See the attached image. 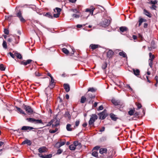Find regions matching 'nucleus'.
Masks as SVG:
<instances>
[{
  "label": "nucleus",
  "instance_id": "1",
  "mask_svg": "<svg viewBox=\"0 0 158 158\" xmlns=\"http://www.w3.org/2000/svg\"><path fill=\"white\" fill-rule=\"evenodd\" d=\"M87 97V101L89 103H92L93 101H92V98H94L95 97V95L91 93H87L85 95Z\"/></svg>",
  "mask_w": 158,
  "mask_h": 158
},
{
  "label": "nucleus",
  "instance_id": "2",
  "mask_svg": "<svg viewBox=\"0 0 158 158\" xmlns=\"http://www.w3.org/2000/svg\"><path fill=\"white\" fill-rule=\"evenodd\" d=\"M98 119V116L96 114H92L89 121V126H94V122Z\"/></svg>",
  "mask_w": 158,
  "mask_h": 158
},
{
  "label": "nucleus",
  "instance_id": "3",
  "mask_svg": "<svg viewBox=\"0 0 158 158\" xmlns=\"http://www.w3.org/2000/svg\"><path fill=\"white\" fill-rule=\"evenodd\" d=\"M111 22V19H103L100 24L102 27H106L108 26L110 24Z\"/></svg>",
  "mask_w": 158,
  "mask_h": 158
},
{
  "label": "nucleus",
  "instance_id": "4",
  "mask_svg": "<svg viewBox=\"0 0 158 158\" xmlns=\"http://www.w3.org/2000/svg\"><path fill=\"white\" fill-rule=\"evenodd\" d=\"M26 120L29 122L34 123L35 124L42 123L41 119H35L31 118H27Z\"/></svg>",
  "mask_w": 158,
  "mask_h": 158
},
{
  "label": "nucleus",
  "instance_id": "5",
  "mask_svg": "<svg viewBox=\"0 0 158 158\" xmlns=\"http://www.w3.org/2000/svg\"><path fill=\"white\" fill-rule=\"evenodd\" d=\"M16 16L18 17L20 21L23 23H24L26 20L23 18L22 16V13L21 11L19 10L17 11Z\"/></svg>",
  "mask_w": 158,
  "mask_h": 158
},
{
  "label": "nucleus",
  "instance_id": "6",
  "mask_svg": "<svg viewBox=\"0 0 158 158\" xmlns=\"http://www.w3.org/2000/svg\"><path fill=\"white\" fill-rule=\"evenodd\" d=\"M23 108L29 114H32L33 112V111L32 108L29 106L24 105Z\"/></svg>",
  "mask_w": 158,
  "mask_h": 158
},
{
  "label": "nucleus",
  "instance_id": "7",
  "mask_svg": "<svg viewBox=\"0 0 158 158\" xmlns=\"http://www.w3.org/2000/svg\"><path fill=\"white\" fill-rule=\"evenodd\" d=\"M95 8L93 7V6H91L90 7V8H87L85 9V12H89V14L88 15V16L87 17V18L89 15L90 14L91 15H93V12L94 10H95Z\"/></svg>",
  "mask_w": 158,
  "mask_h": 158
},
{
  "label": "nucleus",
  "instance_id": "8",
  "mask_svg": "<svg viewBox=\"0 0 158 158\" xmlns=\"http://www.w3.org/2000/svg\"><path fill=\"white\" fill-rule=\"evenodd\" d=\"M33 60L31 59H28L26 60H23L22 61H21L19 62L20 64H21L23 65L24 66H26L28 64H30Z\"/></svg>",
  "mask_w": 158,
  "mask_h": 158
},
{
  "label": "nucleus",
  "instance_id": "9",
  "mask_svg": "<svg viewBox=\"0 0 158 158\" xmlns=\"http://www.w3.org/2000/svg\"><path fill=\"white\" fill-rule=\"evenodd\" d=\"M100 119L103 120L107 116L106 114V111L104 110L102 112L99 113L98 114Z\"/></svg>",
  "mask_w": 158,
  "mask_h": 158
},
{
  "label": "nucleus",
  "instance_id": "10",
  "mask_svg": "<svg viewBox=\"0 0 158 158\" xmlns=\"http://www.w3.org/2000/svg\"><path fill=\"white\" fill-rule=\"evenodd\" d=\"M38 151L40 153L46 152L48 151V149L45 147L43 146L38 149Z\"/></svg>",
  "mask_w": 158,
  "mask_h": 158
},
{
  "label": "nucleus",
  "instance_id": "11",
  "mask_svg": "<svg viewBox=\"0 0 158 158\" xmlns=\"http://www.w3.org/2000/svg\"><path fill=\"white\" fill-rule=\"evenodd\" d=\"M33 129L34 128L32 127L27 126H23L22 127L21 130H22L29 131Z\"/></svg>",
  "mask_w": 158,
  "mask_h": 158
},
{
  "label": "nucleus",
  "instance_id": "12",
  "mask_svg": "<svg viewBox=\"0 0 158 158\" xmlns=\"http://www.w3.org/2000/svg\"><path fill=\"white\" fill-rule=\"evenodd\" d=\"M114 54V52L111 50H109L107 53V57L109 58H111Z\"/></svg>",
  "mask_w": 158,
  "mask_h": 158
},
{
  "label": "nucleus",
  "instance_id": "13",
  "mask_svg": "<svg viewBox=\"0 0 158 158\" xmlns=\"http://www.w3.org/2000/svg\"><path fill=\"white\" fill-rule=\"evenodd\" d=\"M111 102L115 106L119 105L120 104V102L119 100H116L114 99H112Z\"/></svg>",
  "mask_w": 158,
  "mask_h": 158
},
{
  "label": "nucleus",
  "instance_id": "14",
  "mask_svg": "<svg viewBox=\"0 0 158 158\" xmlns=\"http://www.w3.org/2000/svg\"><path fill=\"white\" fill-rule=\"evenodd\" d=\"M143 13L149 18H151L152 15L147 10L145 9H143Z\"/></svg>",
  "mask_w": 158,
  "mask_h": 158
},
{
  "label": "nucleus",
  "instance_id": "15",
  "mask_svg": "<svg viewBox=\"0 0 158 158\" xmlns=\"http://www.w3.org/2000/svg\"><path fill=\"white\" fill-rule=\"evenodd\" d=\"M38 155L39 157L42 158H51L52 156V154L45 155H42L41 154L39 153Z\"/></svg>",
  "mask_w": 158,
  "mask_h": 158
},
{
  "label": "nucleus",
  "instance_id": "16",
  "mask_svg": "<svg viewBox=\"0 0 158 158\" xmlns=\"http://www.w3.org/2000/svg\"><path fill=\"white\" fill-rule=\"evenodd\" d=\"M31 144V141L28 139H26L22 142V145H24L25 144H27L28 145H30Z\"/></svg>",
  "mask_w": 158,
  "mask_h": 158
},
{
  "label": "nucleus",
  "instance_id": "17",
  "mask_svg": "<svg viewBox=\"0 0 158 158\" xmlns=\"http://www.w3.org/2000/svg\"><path fill=\"white\" fill-rule=\"evenodd\" d=\"M64 87L66 92H68L69 91L70 88L69 84H64Z\"/></svg>",
  "mask_w": 158,
  "mask_h": 158
},
{
  "label": "nucleus",
  "instance_id": "18",
  "mask_svg": "<svg viewBox=\"0 0 158 158\" xmlns=\"http://www.w3.org/2000/svg\"><path fill=\"white\" fill-rule=\"evenodd\" d=\"M15 55L18 59H22V55L17 52H15Z\"/></svg>",
  "mask_w": 158,
  "mask_h": 158
},
{
  "label": "nucleus",
  "instance_id": "19",
  "mask_svg": "<svg viewBox=\"0 0 158 158\" xmlns=\"http://www.w3.org/2000/svg\"><path fill=\"white\" fill-rule=\"evenodd\" d=\"M133 71L134 74L136 76L139 75L140 73V71L138 69H133Z\"/></svg>",
  "mask_w": 158,
  "mask_h": 158
},
{
  "label": "nucleus",
  "instance_id": "20",
  "mask_svg": "<svg viewBox=\"0 0 158 158\" xmlns=\"http://www.w3.org/2000/svg\"><path fill=\"white\" fill-rule=\"evenodd\" d=\"M107 149L106 148H101L99 150V153L101 154L106 153L107 152Z\"/></svg>",
  "mask_w": 158,
  "mask_h": 158
},
{
  "label": "nucleus",
  "instance_id": "21",
  "mask_svg": "<svg viewBox=\"0 0 158 158\" xmlns=\"http://www.w3.org/2000/svg\"><path fill=\"white\" fill-rule=\"evenodd\" d=\"M86 101H87V97L85 96H82L81 97L80 100V102L81 103H84Z\"/></svg>",
  "mask_w": 158,
  "mask_h": 158
},
{
  "label": "nucleus",
  "instance_id": "22",
  "mask_svg": "<svg viewBox=\"0 0 158 158\" xmlns=\"http://www.w3.org/2000/svg\"><path fill=\"white\" fill-rule=\"evenodd\" d=\"M147 21V20L143 18H140L139 20V26H140L142 23L143 22H145Z\"/></svg>",
  "mask_w": 158,
  "mask_h": 158
},
{
  "label": "nucleus",
  "instance_id": "23",
  "mask_svg": "<svg viewBox=\"0 0 158 158\" xmlns=\"http://www.w3.org/2000/svg\"><path fill=\"white\" fill-rule=\"evenodd\" d=\"M98 45L92 44L90 45V47L93 50H94L98 48Z\"/></svg>",
  "mask_w": 158,
  "mask_h": 158
},
{
  "label": "nucleus",
  "instance_id": "24",
  "mask_svg": "<svg viewBox=\"0 0 158 158\" xmlns=\"http://www.w3.org/2000/svg\"><path fill=\"white\" fill-rule=\"evenodd\" d=\"M149 61H153L154 59L155 58V56L154 55H152V53L151 52H150L149 54Z\"/></svg>",
  "mask_w": 158,
  "mask_h": 158
},
{
  "label": "nucleus",
  "instance_id": "25",
  "mask_svg": "<svg viewBox=\"0 0 158 158\" xmlns=\"http://www.w3.org/2000/svg\"><path fill=\"white\" fill-rule=\"evenodd\" d=\"M120 31L122 32L126 31L128 30L127 27H121L119 28Z\"/></svg>",
  "mask_w": 158,
  "mask_h": 158
},
{
  "label": "nucleus",
  "instance_id": "26",
  "mask_svg": "<svg viewBox=\"0 0 158 158\" xmlns=\"http://www.w3.org/2000/svg\"><path fill=\"white\" fill-rule=\"evenodd\" d=\"M110 116L111 119L114 121H116L117 119V118L116 117V115L113 114H110Z\"/></svg>",
  "mask_w": 158,
  "mask_h": 158
},
{
  "label": "nucleus",
  "instance_id": "27",
  "mask_svg": "<svg viewBox=\"0 0 158 158\" xmlns=\"http://www.w3.org/2000/svg\"><path fill=\"white\" fill-rule=\"evenodd\" d=\"M119 54L120 56H122L123 57H127V55H126V54L123 51L119 52Z\"/></svg>",
  "mask_w": 158,
  "mask_h": 158
},
{
  "label": "nucleus",
  "instance_id": "28",
  "mask_svg": "<svg viewBox=\"0 0 158 158\" xmlns=\"http://www.w3.org/2000/svg\"><path fill=\"white\" fill-rule=\"evenodd\" d=\"M16 108L17 109V110L19 111L21 114L25 115L26 114L24 112V111L22 110L20 108L16 107Z\"/></svg>",
  "mask_w": 158,
  "mask_h": 158
},
{
  "label": "nucleus",
  "instance_id": "29",
  "mask_svg": "<svg viewBox=\"0 0 158 158\" xmlns=\"http://www.w3.org/2000/svg\"><path fill=\"white\" fill-rule=\"evenodd\" d=\"M71 124H68L66 125V128L67 130L69 131H72V128L71 127Z\"/></svg>",
  "mask_w": 158,
  "mask_h": 158
},
{
  "label": "nucleus",
  "instance_id": "30",
  "mask_svg": "<svg viewBox=\"0 0 158 158\" xmlns=\"http://www.w3.org/2000/svg\"><path fill=\"white\" fill-rule=\"evenodd\" d=\"M55 120H56L55 123H53L52 124V127H57V126L59 125V122L58 120H56L55 119Z\"/></svg>",
  "mask_w": 158,
  "mask_h": 158
},
{
  "label": "nucleus",
  "instance_id": "31",
  "mask_svg": "<svg viewBox=\"0 0 158 158\" xmlns=\"http://www.w3.org/2000/svg\"><path fill=\"white\" fill-rule=\"evenodd\" d=\"M2 45L3 48H5V49H6L7 48V43L5 41V40L3 41Z\"/></svg>",
  "mask_w": 158,
  "mask_h": 158
},
{
  "label": "nucleus",
  "instance_id": "32",
  "mask_svg": "<svg viewBox=\"0 0 158 158\" xmlns=\"http://www.w3.org/2000/svg\"><path fill=\"white\" fill-rule=\"evenodd\" d=\"M65 116L66 117H67L68 118L70 119L71 118V115L68 112H65L64 114Z\"/></svg>",
  "mask_w": 158,
  "mask_h": 158
},
{
  "label": "nucleus",
  "instance_id": "33",
  "mask_svg": "<svg viewBox=\"0 0 158 158\" xmlns=\"http://www.w3.org/2000/svg\"><path fill=\"white\" fill-rule=\"evenodd\" d=\"M69 148L71 150H74L75 149L76 147L73 144H71L69 146Z\"/></svg>",
  "mask_w": 158,
  "mask_h": 158
},
{
  "label": "nucleus",
  "instance_id": "34",
  "mask_svg": "<svg viewBox=\"0 0 158 158\" xmlns=\"http://www.w3.org/2000/svg\"><path fill=\"white\" fill-rule=\"evenodd\" d=\"M55 10H56V12L58 14H60V12H61V10L60 8H58V7H56L55 9H54V11L56 12V11H55Z\"/></svg>",
  "mask_w": 158,
  "mask_h": 158
},
{
  "label": "nucleus",
  "instance_id": "35",
  "mask_svg": "<svg viewBox=\"0 0 158 158\" xmlns=\"http://www.w3.org/2000/svg\"><path fill=\"white\" fill-rule=\"evenodd\" d=\"M96 91V89L94 88H90L88 89V92L90 91L92 93Z\"/></svg>",
  "mask_w": 158,
  "mask_h": 158
},
{
  "label": "nucleus",
  "instance_id": "36",
  "mask_svg": "<svg viewBox=\"0 0 158 158\" xmlns=\"http://www.w3.org/2000/svg\"><path fill=\"white\" fill-rule=\"evenodd\" d=\"M45 16L50 18H53V16L50 13H47L45 15Z\"/></svg>",
  "mask_w": 158,
  "mask_h": 158
},
{
  "label": "nucleus",
  "instance_id": "37",
  "mask_svg": "<svg viewBox=\"0 0 158 158\" xmlns=\"http://www.w3.org/2000/svg\"><path fill=\"white\" fill-rule=\"evenodd\" d=\"M62 52L64 53L67 54L69 53V51L66 48H64L62 49Z\"/></svg>",
  "mask_w": 158,
  "mask_h": 158
},
{
  "label": "nucleus",
  "instance_id": "38",
  "mask_svg": "<svg viewBox=\"0 0 158 158\" xmlns=\"http://www.w3.org/2000/svg\"><path fill=\"white\" fill-rule=\"evenodd\" d=\"M92 155L93 156L97 157H98V152H97L94 151L92 153Z\"/></svg>",
  "mask_w": 158,
  "mask_h": 158
},
{
  "label": "nucleus",
  "instance_id": "39",
  "mask_svg": "<svg viewBox=\"0 0 158 158\" xmlns=\"http://www.w3.org/2000/svg\"><path fill=\"white\" fill-rule=\"evenodd\" d=\"M76 147L78 145L81 146V144L80 143H79L78 141H75L73 142V144Z\"/></svg>",
  "mask_w": 158,
  "mask_h": 158
},
{
  "label": "nucleus",
  "instance_id": "40",
  "mask_svg": "<svg viewBox=\"0 0 158 158\" xmlns=\"http://www.w3.org/2000/svg\"><path fill=\"white\" fill-rule=\"evenodd\" d=\"M157 2V1L156 0H155L154 1L151 0L149 2V4H153L152 5H155V4H156Z\"/></svg>",
  "mask_w": 158,
  "mask_h": 158
},
{
  "label": "nucleus",
  "instance_id": "41",
  "mask_svg": "<svg viewBox=\"0 0 158 158\" xmlns=\"http://www.w3.org/2000/svg\"><path fill=\"white\" fill-rule=\"evenodd\" d=\"M55 85V83H50L49 85V87L51 89H52L54 87Z\"/></svg>",
  "mask_w": 158,
  "mask_h": 158
},
{
  "label": "nucleus",
  "instance_id": "42",
  "mask_svg": "<svg viewBox=\"0 0 158 158\" xmlns=\"http://www.w3.org/2000/svg\"><path fill=\"white\" fill-rule=\"evenodd\" d=\"M6 68L4 67L3 64H0V70L1 71L5 70Z\"/></svg>",
  "mask_w": 158,
  "mask_h": 158
},
{
  "label": "nucleus",
  "instance_id": "43",
  "mask_svg": "<svg viewBox=\"0 0 158 158\" xmlns=\"http://www.w3.org/2000/svg\"><path fill=\"white\" fill-rule=\"evenodd\" d=\"M107 64L106 62L104 63L102 65V68L103 69H105L107 67Z\"/></svg>",
  "mask_w": 158,
  "mask_h": 158
},
{
  "label": "nucleus",
  "instance_id": "44",
  "mask_svg": "<svg viewBox=\"0 0 158 158\" xmlns=\"http://www.w3.org/2000/svg\"><path fill=\"white\" fill-rule=\"evenodd\" d=\"M134 113V111L133 110H130L128 112L129 114L131 116Z\"/></svg>",
  "mask_w": 158,
  "mask_h": 158
},
{
  "label": "nucleus",
  "instance_id": "45",
  "mask_svg": "<svg viewBox=\"0 0 158 158\" xmlns=\"http://www.w3.org/2000/svg\"><path fill=\"white\" fill-rule=\"evenodd\" d=\"M55 121V119L51 120L49 122L47 125V126H50L53 124L54 122Z\"/></svg>",
  "mask_w": 158,
  "mask_h": 158
},
{
  "label": "nucleus",
  "instance_id": "46",
  "mask_svg": "<svg viewBox=\"0 0 158 158\" xmlns=\"http://www.w3.org/2000/svg\"><path fill=\"white\" fill-rule=\"evenodd\" d=\"M157 7L155 5H152L150 7V8L151 10H156Z\"/></svg>",
  "mask_w": 158,
  "mask_h": 158
},
{
  "label": "nucleus",
  "instance_id": "47",
  "mask_svg": "<svg viewBox=\"0 0 158 158\" xmlns=\"http://www.w3.org/2000/svg\"><path fill=\"white\" fill-rule=\"evenodd\" d=\"M19 38V36H17L15 37V40H16V41L15 42V44H17L18 43Z\"/></svg>",
  "mask_w": 158,
  "mask_h": 158
},
{
  "label": "nucleus",
  "instance_id": "48",
  "mask_svg": "<svg viewBox=\"0 0 158 158\" xmlns=\"http://www.w3.org/2000/svg\"><path fill=\"white\" fill-rule=\"evenodd\" d=\"M9 54L10 55V56L13 58L14 59L15 57V53L14 54H13L11 52H9Z\"/></svg>",
  "mask_w": 158,
  "mask_h": 158
},
{
  "label": "nucleus",
  "instance_id": "49",
  "mask_svg": "<svg viewBox=\"0 0 158 158\" xmlns=\"http://www.w3.org/2000/svg\"><path fill=\"white\" fill-rule=\"evenodd\" d=\"M35 74L36 77H39L41 75V74L37 71L35 72Z\"/></svg>",
  "mask_w": 158,
  "mask_h": 158
},
{
  "label": "nucleus",
  "instance_id": "50",
  "mask_svg": "<svg viewBox=\"0 0 158 158\" xmlns=\"http://www.w3.org/2000/svg\"><path fill=\"white\" fill-rule=\"evenodd\" d=\"M72 16L76 18H78L80 17V15H77L76 14H73L72 15Z\"/></svg>",
  "mask_w": 158,
  "mask_h": 158
},
{
  "label": "nucleus",
  "instance_id": "51",
  "mask_svg": "<svg viewBox=\"0 0 158 158\" xmlns=\"http://www.w3.org/2000/svg\"><path fill=\"white\" fill-rule=\"evenodd\" d=\"M79 123H80L79 120H77L75 122V126L74 127H78L79 126Z\"/></svg>",
  "mask_w": 158,
  "mask_h": 158
},
{
  "label": "nucleus",
  "instance_id": "52",
  "mask_svg": "<svg viewBox=\"0 0 158 158\" xmlns=\"http://www.w3.org/2000/svg\"><path fill=\"white\" fill-rule=\"evenodd\" d=\"M136 105L137 106L138 109H139L142 107V105L139 103H136Z\"/></svg>",
  "mask_w": 158,
  "mask_h": 158
},
{
  "label": "nucleus",
  "instance_id": "53",
  "mask_svg": "<svg viewBox=\"0 0 158 158\" xmlns=\"http://www.w3.org/2000/svg\"><path fill=\"white\" fill-rule=\"evenodd\" d=\"M61 146L60 144V142H57L55 144V147L57 148H59Z\"/></svg>",
  "mask_w": 158,
  "mask_h": 158
},
{
  "label": "nucleus",
  "instance_id": "54",
  "mask_svg": "<svg viewBox=\"0 0 158 158\" xmlns=\"http://www.w3.org/2000/svg\"><path fill=\"white\" fill-rule=\"evenodd\" d=\"M149 66L151 68H152L153 65V61H149Z\"/></svg>",
  "mask_w": 158,
  "mask_h": 158
},
{
  "label": "nucleus",
  "instance_id": "55",
  "mask_svg": "<svg viewBox=\"0 0 158 158\" xmlns=\"http://www.w3.org/2000/svg\"><path fill=\"white\" fill-rule=\"evenodd\" d=\"M4 33L6 35H8L9 33V31L8 30L6 29H4Z\"/></svg>",
  "mask_w": 158,
  "mask_h": 158
},
{
  "label": "nucleus",
  "instance_id": "56",
  "mask_svg": "<svg viewBox=\"0 0 158 158\" xmlns=\"http://www.w3.org/2000/svg\"><path fill=\"white\" fill-rule=\"evenodd\" d=\"M62 152V150L60 149H59L57 151V152L56 153V154H60Z\"/></svg>",
  "mask_w": 158,
  "mask_h": 158
},
{
  "label": "nucleus",
  "instance_id": "57",
  "mask_svg": "<svg viewBox=\"0 0 158 158\" xmlns=\"http://www.w3.org/2000/svg\"><path fill=\"white\" fill-rule=\"evenodd\" d=\"M60 14H55L53 15V17L56 18H57L59 17Z\"/></svg>",
  "mask_w": 158,
  "mask_h": 158
},
{
  "label": "nucleus",
  "instance_id": "58",
  "mask_svg": "<svg viewBox=\"0 0 158 158\" xmlns=\"http://www.w3.org/2000/svg\"><path fill=\"white\" fill-rule=\"evenodd\" d=\"M100 148V147L99 146H96L94 147L93 150H98Z\"/></svg>",
  "mask_w": 158,
  "mask_h": 158
},
{
  "label": "nucleus",
  "instance_id": "59",
  "mask_svg": "<svg viewBox=\"0 0 158 158\" xmlns=\"http://www.w3.org/2000/svg\"><path fill=\"white\" fill-rule=\"evenodd\" d=\"M103 106L102 105H101L98 107V110H103Z\"/></svg>",
  "mask_w": 158,
  "mask_h": 158
},
{
  "label": "nucleus",
  "instance_id": "60",
  "mask_svg": "<svg viewBox=\"0 0 158 158\" xmlns=\"http://www.w3.org/2000/svg\"><path fill=\"white\" fill-rule=\"evenodd\" d=\"M105 128L104 127H103L102 128L99 130L100 132H102L105 131Z\"/></svg>",
  "mask_w": 158,
  "mask_h": 158
},
{
  "label": "nucleus",
  "instance_id": "61",
  "mask_svg": "<svg viewBox=\"0 0 158 158\" xmlns=\"http://www.w3.org/2000/svg\"><path fill=\"white\" fill-rule=\"evenodd\" d=\"M51 81H50V83H55L53 77H51Z\"/></svg>",
  "mask_w": 158,
  "mask_h": 158
},
{
  "label": "nucleus",
  "instance_id": "62",
  "mask_svg": "<svg viewBox=\"0 0 158 158\" xmlns=\"http://www.w3.org/2000/svg\"><path fill=\"white\" fill-rule=\"evenodd\" d=\"M65 143V142H62L60 143V146H61L64 145Z\"/></svg>",
  "mask_w": 158,
  "mask_h": 158
},
{
  "label": "nucleus",
  "instance_id": "63",
  "mask_svg": "<svg viewBox=\"0 0 158 158\" xmlns=\"http://www.w3.org/2000/svg\"><path fill=\"white\" fill-rule=\"evenodd\" d=\"M148 24L147 23H145L144 24L143 27L145 28H146L148 27Z\"/></svg>",
  "mask_w": 158,
  "mask_h": 158
},
{
  "label": "nucleus",
  "instance_id": "64",
  "mask_svg": "<svg viewBox=\"0 0 158 158\" xmlns=\"http://www.w3.org/2000/svg\"><path fill=\"white\" fill-rule=\"evenodd\" d=\"M155 79L156 80L157 83H158V77H157V76H156L155 77Z\"/></svg>",
  "mask_w": 158,
  "mask_h": 158
}]
</instances>
